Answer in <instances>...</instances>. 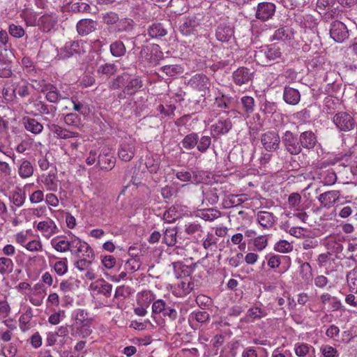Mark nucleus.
<instances>
[{
  "mask_svg": "<svg viewBox=\"0 0 357 357\" xmlns=\"http://www.w3.org/2000/svg\"><path fill=\"white\" fill-rule=\"evenodd\" d=\"M65 124L71 128H79L82 126L81 117L76 113H69L64 116Z\"/></svg>",
  "mask_w": 357,
  "mask_h": 357,
  "instance_id": "nucleus-41",
  "label": "nucleus"
},
{
  "mask_svg": "<svg viewBox=\"0 0 357 357\" xmlns=\"http://www.w3.org/2000/svg\"><path fill=\"white\" fill-rule=\"evenodd\" d=\"M109 50L112 55L115 57L123 56L126 52V46L121 40H116L111 43Z\"/></svg>",
  "mask_w": 357,
  "mask_h": 357,
  "instance_id": "nucleus-42",
  "label": "nucleus"
},
{
  "mask_svg": "<svg viewBox=\"0 0 357 357\" xmlns=\"http://www.w3.org/2000/svg\"><path fill=\"white\" fill-rule=\"evenodd\" d=\"M45 91H47L45 96L47 101L52 103H56L59 101L61 95L57 92L56 88L54 85L51 84H44L41 91L44 92Z\"/></svg>",
  "mask_w": 357,
  "mask_h": 357,
  "instance_id": "nucleus-36",
  "label": "nucleus"
},
{
  "mask_svg": "<svg viewBox=\"0 0 357 357\" xmlns=\"http://www.w3.org/2000/svg\"><path fill=\"white\" fill-rule=\"evenodd\" d=\"M34 186V183H27L24 186V190L18 189L14 191L12 195L11 202L17 207H21L26 200V190L30 191V189Z\"/></svg>",
  "mask_w": 357,
  "mask_h": 357,
  "instance_id": "nucleus-28",
  "label": "nucleus"
},
{
  "mask_svg": "<svg viewBox=\"0 0 357 357\" xmlns=\"http://www.w3.org/2000/svg\"><path fill=\"white\" fill-rule=\"evenodd\" d=\"M283 100L290 105H296L301 100V93L296 89L285 86L283 90Z\"/></svg>",
  "mask_w": 357,
  "mask_h": 357,
  "instance_id": "nucleus-23",
  "label": "nucleus"
},
{
  "mask_svg": "<svg viewBox=\"0 0 357 357\" xmlns=\"http://www.w3.org/2000/svg\"><path fill=\"white\" fill-rule=\"evenodd\" d=\"M296 35L297 32L293 27L282 26L275 31L271 40L291 43L295 40Z\"/></svg>",
  "mask_w": 357,
  "mask_h": 357,
  "instance_id": "nucleus-9",
  "label": "nucleus"
},
{
  "mask_svg": "<svg viewBox=\"0 0 357 357\" xmlns=\"http://www.w3.org/2000/svg\"><path fill=\"white\" fill-rule=\"evenodd\" d=\"M89 46L86 41L77 40L66 43L64 47L61 49L60 54L63 58H68L74 54L86 53Z\"/></svg>",
  "mask_w": 357,
  "mask_h": 357,
  "instance_id": "nucleus-3",
  "label": "nucleus"
},
{
  "mask_svg": "<svg viewBox=\"0 0 357 357\" xmlns=\"http://www.w3.org/2000/svg\"><path fill=\"white\" fill-rule=\"evenodd\" d=\"M335 262V259L332 257V254L331 252H327L326 253L320 254L318 256L317 263L318 265L325 268L327 271V273H329L330 270L333 268L331 266L332 264Z\"/></svg>",
  "mask_w": 357,
  "mask_h": 357,
  "instance_id": "nucleus-39",
  "label": "nucleus"
},
{
  "mask_svg": "<svg viewBox=\"0 0 357 357\" xmlns=\"http://www.w3.org/2000/svg\"><path fill=\"white\" fill-rule=\"evenodd\" d=\"M98 164L100 168L107 172L111 171L116 165V158L109 147H104L99 154Z\"/></svg>",
  "mask_w": 357,
  "mask_h": 357,
  "instance_id": "nucleus-8",
  "label": "nucleus"
},
{
  "mask_svg": "<svg viewBox=\"0 0 357 357\" xmlns=\"http://www.w3.org/2000/svg\"><path fill=\"white\" fill-rule=\"evenodd\" d=\"M320 352L324 357H338L339 353L336 348L329 344H322L320 347Z\"/></svg>",
  "mask_w": 357,
  "mask_h": 357,
  "instance_id": "nucleus-58",
  "label": "nucleus"
},
{
  "mask_svg": "<svg viewBox=\"0 0 357 357\" xmlns=\"http://www.w3.org/2000/svg\"><path fill=\"white\" fill-rule=\"evenodd\" d=\"M267 315L266 310L259 307H253L250 308L245 315V319L248 322H252L256 319H259Z\"/></svg>",
  "mask_w": 357,
  "mask_h": 357,
  "instance_id": "nucleus-37",
  "label": "nucleus"
},
{
  "mask_svg": "<svg viewBox=\"0 0 357 357\" xmlns=\"http://www.w3.org/2000/svg\"><path fill=\"white\" fill-rule=\"evenodd\" d=\"M177 230L176 228H167L164 234V241L168 246L174 245L177 241Z\"/></svg>",
  "mask_w": 357,
  "mask_h": 357,
  "instance_id": "nucleus-51",
  "label": "nucleus"
},
{
  "mask_svg": "<svg viewBox=\"0 0 357 357\" xmlns=\"http://www.w3.org/2000/svg\"><path fill=\"white\" fill-rule=\"evenodd\" d=\"M275 10V3L266 1L261 2L257 6L255 17L262 22H266L273 17Z\"/></svg>",
  "mask_w": 357,
  "mask_h": 357,
  "instance_id": "nucleus-10",
  "label": "nucleus"
},
{
  "mask_svg": "<svg viewBox=\"0 0 357 357\" xmlns=\"http://www.w3.org/2000/svg\"><path fill=\"white\" fill-rule=\"evenodd\" d=\"M252 73L245 67H240L233 73V81L238 86L247 84L251 80Z\"/></svg>",
  "mask_w": 357,
  "mask_h": 357,
  "instance_id": "nucleus-22",
  "label": "nucleus"
},
{
  "mask_svg": "<svg viewBox=\"0 0 357 357\" xmlns=\"http://www.w3.org/2000/svg\"><path fill=\"white\" fill-rule=\"evenodd\" d=\"M50 263L59 275H63L68 271V260L66 258H63L54 263L50 260Z\"/></svg>",
  "mask_w": 357,
  "mask_h": 357,
  "instance_id": "nucleus-47",
  "label": "nucleus"
},
{
  "mask_svg": "<svg viewBox=\"0 0 357 357\" xmlns=\"http://www.w3.org/2000/svg\"><path fill=\"white\" fill-rule=\"evenodd\" d=\"M97 22L91 19H82L76 24L78 35L86 36L96 29Z\"/></svg>",
  "mask_w": 357,
  "mask_h": 357,
  "instance_id": "nucleus-19",
  "label": "nucleus"
},
{
  "mask_svg": "<svg viewBox=\"0 0 357 357\" xmlns=\"http://www.w3.org/2000/svg\"><path fill=\"white\" fill-rule=\"evenodd\" d=\"M71 317L75 320L74 324H84L91 321L88 318V313L83 309H75L73 311Z\"/></svg>",
  "mask_w": 357,
  "mask_h": 357,
  "instance_id": "nucleus-44",
  "label": "nucleus"
},
{
  "mask_svg": "<svg viewBox=\"0 0 357 357\" xmlns=\"http://www.w3.org/2000/svg\"><path fill=\"white\" fill-rule=\"evenodd\" d=\"M234 29L231 26L220 25L216 29L215 36L218 40L226 43L234 36Z\"/></svg>",
  "mask_w": 357,
  "mask_h": 357,
  "instance_id": "nucleus-34",
  "label": "nucleus"
},
{
  "mask_svg": "<svg viewBox=\"0 0 357 357\" xmlns=\"http://www.w3.org/2000/svg\"><path fill=\"white\" fill-rule=\"evenodd\" d=\"M163 218L167 222H174L178 219V212L176 206H171L167 210L164 215Z\"/></svg>",
  "mask_w": 357,
  "mask_h": 357,
  "instance_id": "nucleus-56",
  "label": "nucleus"
},
{
  "mask_svg": "<svg viewBox=\"0 0 357 357\" xmlns=\"http://www.w3.org/2000/svg\"><path fill=\"white\" fill-rule=\"evenodd\" d=\"M348 286L350 290H357V270H352L347 275Z\"/></svg>",
  "mask_w": 357,
  "mask_h": 357,
  "instance_id": "nucleus-64",
  "label": "nucleus"
},
{
  "mask_svg": "<svg viewBox=\"0 0 357 357\" xmlns=\"http://www.w3.org/2000/svg\"><path fill=\"white\" fill-rule=\"evenodd\" d=\"M323 245L329 252H332L339 253L343 250L340 238L335 234L326 236L323 241Z\"/></svg>",
  "mask_w": 357,
  "mask_h": 357,
  "instance_id": "nucleus-25",
  "label": "nucleus"
},
{
  "mask_svg": "<svg viewBox=\"0 0 357 357\" xmlns=\"http://www.w3.org/2000/svg\"><path fill=\"white\" fill-rule=\"evenodd\" d=\"M299 141L301 150L305 149L310 151L315 147L317 137L312 130H307L300 134Z\"/></svg>",
  "mask_w": 357,
  "mask_h": 357,
  "instance_id": "nucleus-15",
  "label": "nucleus"
},
{
  "mask_svg": "<svg viewBox=\"0 0 357 357\" xmlns=\"http://www.w3.org/2000/svg\"><path fill=\"white\" fill-rule=\"evenodd\" d=\"M299 273L300 276L304 281H311L312 279V268L310 263H302L299 267Z\"/></svg>",
  "mask_w": 357,
  "mask_h": 357,
  "instance_id": "nucleus-45",
  "label": "nucleus"
},
{
  "mask_svg": "<svg viewBox=\"0 0 357 357\" xmlns=\"http://www.w3.org/2000/svg\"><path fill=\"white\" fill-rule=\"evenodd\" d=\"M139 259L137 257H132L129 259L125 264V270L131 273L135 272L140 268Z\"/></svg>",
  "mask_w": 357,
  "mask_h": 357,
  "instance_id": "nucleus-63",
  "label": "nucleus"
},
{
  "mask_svg": "<svg viewBox=\"0 0 357 357\" xmlns=\"http://www.w3.org/2000/svg\"><path fill=\"white\" fill-rule=\"evenodd\" d=\"M340 195V191L330 190L320 194L318 197V200L322 207L330 208L339 199Z\"/></svg>",
  "mask_w": 357,
  "mask_h": 357,
  "instance_id": "nucleus-17",
  "label": "nucleus"
},
{
  "mask_svg": "<svg viewBox=\"0 0 357 357\" xmlns=\"http://www.w3.org/2000/svg\"><path fill=\"white\" fill-rule=\"evenodd\" d=\"M255 250L259 252L264 250L268 245V238L265 235L256 237L253 241Z\"/></svg>",
  "mask_w": 357,
  "mask_h": 357,
  "instance_id": "nucleus-61",
  "label": "nucleus"
},
{
  "mask_svg": "<svg viewBox=\"0 0 357 357\" xmlns=\"http://www.w3.org/2000/svg\"><path fill=\"white\" fill-rule=\"evenodd\" d=\"M22 17L24 19L26 25L28 26H38L39 18L36 11L26 9L21 14Z\"/></svg>",
  "mask_w": 357,
  "mask_h": 357,
  "instance_id": "nucleus-38",
  "label": "nucleus"
},
{
  "mask_svg": "<svg viewBox=\"0 0 357 357\" xmlns=\"http://www.w3.org/2000/svg\"><path fill=\"white\" fill-rule=\"evenodd\" d=\"M232 128L233 124L231 119L219 114L218 120L211 126V133L213 137L218 138L227 135Z\"/></svg>",
  "mask_w": 357,
  "mask_h": 357,
  "instance_id": "nucleus-6",
  "label": "nucleus"
},
{
  "mask_svg": "<svg viewBox=\"0 0 357 357\" xmlns=\"http://www.w3.org/2000/svg\"><path fill=\"white\" fill-rule=\"evenodd\" d=\"M34 106L42 114H52V116H54L56 110V107L53 105H47L45 102L40 100L35 102Z\"/></svg>",
  "mask_w": 357,
  "mask_h": 357,
  "instance_id": "nucleus-48",
  "label": "nucleus"
},
{
  "mask_svg": "<svg viewBox=\"0 0 357 357\" xmlns=\"http://www.w3.org/2000/svg\"><path fill=\"white\" fill-rule=\"evenodd\" d=\"M31 232V230H22L17 233L14 235L15 241L17 244L25 247L29 240V234Z\"/></svg>",
  "mask_w": 357,
  "mask_h": 357,
  "instance_id": "nucleus-62",
  "label": "nucleus"
},
{
  "mask_svg": "<svg viewBox=\"0 0 357 357\" xmlns=\"http://www.w3.org/2000/svg\"><path fill=\"white\" fill-rule=\"evenodd\" d=\"M146 34L151 38L158 39L167 34V29L163 23L154 22L147 28Z\"/></svg>",
  "mask_w": 357,
  "mask_h": 357,
  "instance_id": "nucleus-26",
  "label": "nucleus"
},
{
  "mask_svg": "<svg viewBox=\"0 0 357 357\" xmlns=\"http://www.w3.org/2000/svg\"><path fill=\"white\" fill-rule=\"evenodd\" d=\"M331 37L337 43H342L349 37V31L346 25L340 21L332 22L330 29Z\"/></svg>",
  "mask_w": 357,
  "mask_h": 357,
  "instance_id": "nucleus-11",
  "label": "nucleus"
},
{
  "mask_svg": "<svg viewBox=\"0 0 357 357\" xmlns=\"http://www.w3.org/2000/svg\"><path fill=\"white\" fill-rule=\"evenodd\" d=\"M142 86L143 82L139 77H131L130 79H127L123 91L124 93L131 96L135 94Z\"/></svg>",
  "mask_w": 357,
  "mask_h": 357,
  "instance_id": "nucleus-32",
  "label": "nucleus"
},
{
  "mask_svg": "<svg viewBox=\"0 0 357 357\" xmlns=\"http://www.w3.org/2000/svg\"><path fill=\"white\" fill-rule=\"evenodd\" d=\"M33 317L31 309L27 310L20 317V327L22 331H26L29 328V324Z\"/></svg>",
  "mask_w": 357,
  "mask_h": 357,
  "instance_id": "nucleus-60",
  "label": "nucleus"
},
{
  "mask_svg": "<svg viewBox=\"0 0 357 357\" xmlns=\"http://www.w3.org/2000/svg\"><path fill=\"white\" fill-rule=\"evenodd\" d=\"M70 9L73 13H90L91 6L86 2L77 1L71 4Z\"/></svg>",
  "mask_w": 357,
  "mask_h": 357,
  "instance_id": "nucleus-57",
  "label": "nucleus"
},
{
  "mask_svg": "<svg viewBox=\"0 0 357 357\" xmlns=\"http://www.w3.org/2000/svg\"><path fill=\"white\" fill-rule=\"evenodd\" d=\"M91 321L84 324H73L71 326V335L75 337L86 338L92 333L91 328Z\"/></svg>",
  "mask_w": 357,
  "mask_h": 357,
  "instance_id": "nucleus-21",
  "label": "nucleus"
},
{
  "mask_svg": "<svg viewBox=\"0 0 357 357\" xmlns=\"http://www.w3.org/2000/svg\"><path fill=\"white\" fill-rule=\"evenodd\" d=\"M58 23V15L55 13H45L39 17L38 27L41 31L50 32Z\"/></svg>",
  "mask_w": 357,
  "mask_h": 357,
  "instance_id": "nucleus-13",
  "label": "nucleus"
},
{
  "mask_svg": "<svg viewBox=\"0 0 357 357\" xmlns=\"http://www.w3.org/2000/svg\"><path fill=\"white\" fill-rule=\"evenodd\" d=\"M17 353V347L13 343L6 344H1L0 346V354L4 357H15Z\"/></svg>",
  "mask_w": 357,
  "mask_h": 357,
  "instance_id": "nucleus-50",
  "label": "nucleus"
},
{
  "mask_svg": "<svg viewBox=\"0 0 357 357\" xmlns=\"http://www.w3.org/2000/svg\"><path fill=\"white\" fill-rule=\"evenodd\" d=\"M199 23L195 17L187 19L180 26V31L185 36L193 33Z\"/></svg>",
  "mask_w": 357,
  "mask_h": 357,
  "instance_id": "nucleus-40",
  "label": "nucleus"
},
{
  "mask_svg": "<svg viewBox=\"0 0 357 357\" xmlns=\"http://www.w3.org/2000/svg\"><path fill=\"white\" fill-rule=\"evenodd\" d=\"M34 172V167L27 159H22L17 168L19 176L22 179L31 177Z\"/></svg>",
  "mask_w": 357,
  "mask_h": 357,
  "instance_id": "nucleus-30",
  "label": "nucleus"
},
{
  "mask_svg": "<svg viewBox=\"0 0 357 357\" xmlns=\"http://www.w3.org/2000/svg\"><path fill=\"white\" fill-rule=\"evenodd\" d=\"M260 141L263 148L268 152L277 151L281 142L279 134L274 130H268L261 134Z\"/></svg>",
  "mask_w": 357,
  "mask_h": 357,
  "instance_id": "nucleus-5",
  "label": "nucleus"
},
{
  "mask_svg": "<svg viewBox=\"0 0 357 357\" xmlns=\"http://www.w3.org/2000/svg\"><path fill=\"white\" fill-rule=\"evenodd\" d=\"M142 53H146L145 59L151 65H156L163 57V53L158 45H153L150 48L144 49Z\"/></svg>",
  "mask_w": 357,
  "mask_h": 357,
  "instance_id": "nucleus-20",
  "label": "nucleus"
},
{
  "mask_svg": "<svg viewBox=\"0 0 357 357\" xmlns=\"http://www.w3.org/2000/svg\"><path fill=\"white\" fill-rule=\"evenodd\" d=\"M209 319V314L205 311H194L188 317V322L192 328H197L200 323H204Z\"/></svg>",
  "mask_w": 357,
  "mask_h": 357,
  "instance_id": "nucleus-29",
  "label": "nucleus"
},
{
  "mask_svg": "<svg viewBox=\"0 0 357 357\" xmlns=\"http://www.w3.org/2000/svg\"><path fill=\"white\" fill-rule=\"evenodd\" d=\"M241 102L243 105L244 112L245 113L246 116L248 117L250 114L252 113L255 110V99L252 96H245L241 98Z\"/></svg>",
  "mask_w": 357,
  "mask_h": 357,
  "instance_id": "nucleus-43",
  "label": "nucleus"
},
{
  "mask_svg": "<svg viewBox=\"0 0 357 357\" xmlns=\"http://www.w3.org/2000/svg\"><path fill=\"white\" fill-rule=\"evenodd\" d=\"M266 51L264 46L257 48L254 54V59L256 63L261 66H268L266 57L265 56Z\"/></svg>",
  "mask_w": 357,
  "mask_h": 357,
  "instance_id": "nucleus-59",
  "label": "nucleus"
},
{
  "mask_svg": "<svg viewBox=\"0 0 357 357\" xmlns=\"http://www.w3.org/2000/svg\"><path fill=\"white\" fill-rule=\"evenodd\" d=\"M50 243L52 248L59 252H66L70 250L71 241L66 240V237L63 236H57L53 238Z\"/></svg>",
  "mask_w": 357,
  "mask_h": 357,
  "instance_id": "nucleus-33",
  "label": "nucleus"
},
{
  "mask_svg": "<svg viewBox=\"0 0 357 357\" xmlns=\"http://www.w3.org/2000/svg\"><path fill=\"white\" fill-rule=\"evenodd\" d=\"M231 102V98L226 96L221 95L220 96L216 97L215 99L214 105L215 107L220 109H229Z\"/></svg>",
  "mask_w": 357,
  "mask_h": 357,
  "instance_id": "nucleus-55",
  "label": "nucleus"
},
{
  "mask_svg": "<svg viewBox=\"0 0 357 357\" xmlns=\"http://www.w3.org/2000/svg\"><path fill=\"white\" fill-rule=\"evenodd\" d=\"M48 128L57 139H68L70 138H76L79 136L78 132L68 130L55 123L49 124Z\"/></svg>",
  "mask_w": 357,
  "mask_h": 357,
  "instance_id": "nucleus-14",
  "label": "nucleus"
},
{
  "mask_svg": "<svg viewBox=\"0 0 357 357\" xmlns=\"http://www.w3.org/2000/svg\"><path fill=\"white\" fill-rule=\"evenodd\" d=\"M190 86L199 92L206 93L210 86L209 79L203 74H196L189 80Z\"/></svg>",
  "mask_w": 357,
  "mask_h": 357,
  "instance_id": "nucleus-16",
  "label": "nucleus"
},
{
  "mask_svg": "<svg viewBox=\"0 0 357 357\" xmlns=\"http://www.w3.org/2000/svg\"><path fill=\"white\" fill-rule=\"evenodd\" d=\"M70 251L77 257L94 256V251L91 247L78 237H75L71 240Z\"/></svg>",
  "mask_w": 357,
  "mask_h": 357,
  "instance_id": "nucleus-7",
  "label": "nucleus"
},
{
  "mask_svg": "<svg viewBox=\"0 0 357 357\" xmlns=\"http://www.w3.org/2000/svg\"><path fill=\"white\" fill-rule=\"evenodd\" d=\"M274 250L280 253H289L293 250V245L286 240H280L275 244Z\"/></svg>",
  "mask_w": 357,
  "mask_h": 357,
  "instance_id": "nucleus-53",
  "label": "nucleus"
},
{
  "mask_svg": "<svg viewBox=\"0 0 357 357\" xmlns=\"http://www.w3.org/2000/svg\"><path fill=\"white\" fill-rule=\"evenodd\" d=\"M135 139L130 136L122 138L118 149V156L119 159L125 162H129L135 156Z\"/></svg>",
  "mask_w": 357,
  "mask_h": 357,
  "instance_id": "nucleus-1",
  "label": "nucleus"
},
{
  "mask_svg": "<svg viewBox=\"0 0 357 357\" xmlns=\"http://www.w3.org/2000/svg\"><path fill=\"white\" fill-rule=\"evenodd\" d=\"M9 91L12 92L15 97H16V95H18L21 98H25L29 95V87L26 82L22 80L20 82H12L10 86L5 89V92L3 91V93L8 95Z\"/></svg>",
  "mask_w": 357,
  "mask_h": 357,
  "instance_id": "nucleus-18",
  "label": "nucleus"
},
{
  "mask_svg": "<svg viewBox=\"0 0 357 357\" xmlns=\"http://www.w3.org/2000/svg\"><path fill=\"white\" fill-rule=\"evenodd\" d=\"M282 143L284 151L291 155H297L302 151L299 138L290 130L285 131L282 136Z\"/></svg>",
  "mask_w": 357,
  "mask_h": 357,
  "instance_id": "nucleus-2",
  "label": "nucleus"
},
{
  "mask_svg": "<svg viewBox=\"0 0 357 357\" xmlns=\"http://www.w3.org/2000/svg\"><path fill=\"white\" fill-rule=\"evenodd\" d=\"M79 259H78L75 262V267L80 271H84V270L87 269L91 265L92 261L95 258V255L94 256L89 255V257L83 256L82 257H79Z\"/></svg>",
  "mask_w": 357,
  "mask_h": 357,
  "instance_id": "nucleus-54",
  "label": "nucleus"
},
{
  "mask_svg": "<svg viewBox=\"0 0 357 357\" xmlns=\"http://www.w3.org/2000/svg\"><path fill=\"white\" fill-rule=\"evenodd\" d=\"M294 352L298 357H316L314 347L304 342L295 344Z\"/></svg>",
  "mask_w": 357,
  "mask_h": 357,
  "instance_id": "nucleus-27",
  "label": "nucleus"
},
{
  "mask_svg": "<svg viewBox=\"0 0 357 357\" xmlns=\"http://www.w3.org/2000/svg\"><path fill=\"white\" fill-rule=\"evenodd\" d=\"M333 122L336 128L342 132H349L353 130L356 125L353 116L346 112L336 113L333 117Z\"/></svg>",
  "mask_w": 357,
  "mask_h": 357,
  "instance_id": "nucleus-4",
  "label": "nucleus"
},
{
  "mask_svg": "<svg viewBox=\"0 0 357 357\" xmlns=\"http://www.w3.org/2000/svg\"><path fill=\"white\" fill-rule=\"evenodd\" d=\"M274 215L268 211H259L257 215V219L259 224L266 229L271 228L275 221Z\"/></svg>",
  "mask_w": 357,
  "mask_h": 357,
  "instance_id": "nucleus-31",
  "label": "nucleus"
},
{
  "mask_svg": "<svg viewBox=\"0 0 357 357\" xmlns=\"http://www.w3.org/2000/svg\"><path fill=\"white\" fill-rule=\"evenodd\" d=\"M14 267L13 260L6 257H0V273L1 275H8L10 273Z\"/></svg>",
  "mask_w": 357,
  "mask_h": 357,
  "instance_id": "nucleus-46",
  "label": "nucleus"
},
{
  "mask_svg": "<svg viewBox=\"0 0 357 357\" xmlns=\"http://www.w3.org/2000/svg\"><path fill=\"white\" fill-rule=\"evenodd\" d=\"M47 191L56 192L58 190V179L54 173L43 174L38 179Z\"/></svg>",
  "mask_w": 357,
  "mask_h": 357,
  "instance_id": "nucleus-24",
  "label": "nucleus"
},
{
  "mask_svg": "<svg viewBox=\"0 0 357 357\" xmlns=\"http://www.w3.org/2000/svg\"><path fill=\"white\" fill-rule=\"evenodd\" d=\"M199 137L196 133L187 135L182 141L183 146L187 149L194 148L198 143Z\"/></svg>",
  "mask_w": 357,
  "mask_h": 357,
  "instance_id": "nucleus-52",
  "label": "nucleus"
},
{
  "mask_svg": "<svg viewBox=\"0 0 357 357\" xmlns=\"http://www.w3.org/2000/svg\"><path fill=\"white\" fill-rule=\"evenodd\" d=\"M36 229L40 232L42 236L47 239H49L59 231L55 222L50 218L40 221L36 225Z\"/></svg>",
  "mask_w": 357,
  "mask_h": 357,
  "instance_id": "nucleus-12",
  "label": "nucleus"
},
{
  "mask_svg": "<svg viewBox=\"0 0 357 357\" xmlns=\"http://www.w3.org/2000/svg\"><path fill=\"white\" fill-rule=\"evenodd\" d=\"M266 52L269 54L271 61L280 59L282 56L280 47L276 44H271L264 46Z\"/></svg>",
  "mask_w": 357,
  "mask_h": 357,
  "instance_id": "nucleus-49",
  "label": "nucleus"
},
{
  "mask_svg": "<svg viewBox=\"0 0 357 357\" xmlns=\"http://www.w3.org/2000/svg\"><path fill=\"white\" fill-rule=\"evenodd\" d=\"M23 122L25 129L34 135L40 134L43 130V124L35 119L26 117L23 119Z\"/></svg>",
  "mask_w": 357,
  "mask_h": 357,
  "instance_id": "nucleus-35",
  "label": "nucleus"
}]
</instances>
